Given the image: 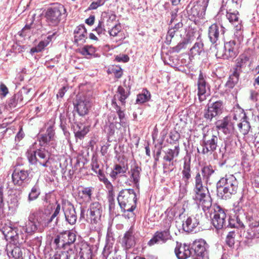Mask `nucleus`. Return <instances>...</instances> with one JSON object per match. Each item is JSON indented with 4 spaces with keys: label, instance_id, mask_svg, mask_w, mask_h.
Returning <instances> with one entry per match:
<instances>
[{
    "label": "nucleus",
    "instance_id": "obj_1",
    "mask_svg": "<svg viewBox=\"0 0 259 259\" xmlns=\"http://www.w3.org/2000/svg\"><path fill=\"white\" fill-rule=\"evenodd\" d=\"M214 170L210 165H205L201 169V172H197L194 178V188L192 198L195 203L205 211L210 209L212 199L207 188L203 185V180L207 183Z\"/></svg>",
    "mask_w": 259,
    "mask_h": 259
},
{
    "label": "nucleus",
    "instance_id": "obj_2",
    "mask_svg": "<svg viewBox=\"0 0 259 259\" xmlns=\"http://www.w3.org/2000/svg\"><path fill=\"white\" fill-rule=\"evenodd\" d=\"M47 214L36 211H31L28 221L24 226L22 227V231L29 235L36 232H41L45 228L48 227V223L45 221Z\"/></svg>",
    "mask_w": 259,
    "mask_h": 259
},
{
    "label": "nucleus",
    "instance_id": "obj_3",
    "mask_svg": "<svg viewBox=\"0 0 259 259\" xmlns=\"http://www.w3.org/2000/svg\"><path fill=\"white\" fill-rule=\"evenodd\" d=\"M237 188L238 182L236 178L233 175H226L217 184V195L222 199H227L236 193Z\"/></svg>",
    "mask_w": 259,
    "mask_h": 259
},
{
    "label": "nucleus",
    "instance_id": "obj_4",
    "mask_svg": "<svg viewBox=\"0 0 259 259\" xmlns=\"http://www.w3.org/2000/svg\"><path fill=\"white\" fill-rule=\"evenodd\" d=\"M137 196L133 189L121 190L117 197L118 204L121 210L125 212H132L136 207Z\"/></svg>",
    "mask_w": 259,
    "mask_h": 259
},
{
    "label": "nucleus",
    "instance_id": "obj_5",
    "mask_svg": "<svg viewBox=\"0 0 259 259\" xmlns=\"http://www.w3.org/2000/svg\"><path fill=\"white\" fill-rule=\"evenodd\" d=\"M67 16L64 6L58 3L53 4L45 14L46 21L50 26H56Z\"/></svg>",
    "mask_w": 259,
    "mask_h": 259
},
{
    "label": "nucleus",
    "instance_id": "obj_6",
    "mask_svg": "<svg viewBox=\"0 0 259 259\" xmlns=\"http://www.w3.org/2000/svg\"><path fill=\"white\" fill-rule=\"evenodd\" d=\"M219 141V137L215 135L214 132L211 130H203V137L201 140V145L202 147V153L207 154H211L216 150L218 147Z\"/></svg>",
    "mask_w": 259,
    "mask_h": 259
},
{
    "label": "nucleus",
    "instance_id": "obj_7",
    "mask_svg": "<svg viewBox=\"0 0 259 259\" xmlns=\"http://www.w3.org/2000/svg\"><path fill=\"white\" fill-rule=\"evenodd\" d=\"M210 211V218L211 219V223L213 226L218 230L223 228L224 226H226V214L224 210L219 205H214L212 207L211 206L210 209L203 211Z\"/></svg>",
    "mask_w": 259,
    "mask_h": 259
},
{
    "label": "nucleus",
    "instance_id": "obj_8",
    "mask_svg": "<svg viewBox=\"0 0 259 259\" xmlns=\"http://www.w3.org/2000/svg\"><path fill=\"white\" fill-rule=\"evenodd\" d=\"M27 157L29 162L32 164L38 163L44 167L49 166V154L48 151L44 149H37L35 151L29 150L27 153Z\"/></svg>",
    "mask_w": 259,
    "mask_h": 259
},
{
    "label": "nucleus",
    "instance_id": "obj_9",
    "mask_svg": "<svg viewBox=\"0 0 259 259\" xmlns=\"http://www.w3.org/2000/svg\"><path fill=\"white\" fill-rule=\"evenodd\" d=\"M92 100L91 93L78 97L75 108L79 115L84 116L88 113L92 106Z\"/></svg>",
    "mask_w": 259,
    "mask_h": 259
},
{
    "label": "nucleus",
    "instance_id": "obj_10",
    "mask_svg": "<svg viewBox=\"0 0 259 259\" xmlns=\"http://www.w3.org/2000/svg\"><path fill=\"white\" fill-rule=\"evenodd\" d=\"M208 245L206 241L200 239L195 240L191 246V249L193 250V253L192 252V256L194 259H205L207 256Z\"/></svg>",
    "mask_w": 259,
    "mask_h": 259
},
{
    "label": "nucleus",
    "instance_id": "obj_11",
    "mask_svg": "<svg viewBox=\"0 0 259 259\" xmlns=\"http://www.w3.org/2000/svg\"><path fill=\"white\" fill-rule=\"evenodd\" d=\"M102 212L101 204L98 202H94L90 204L87 215L92 224L97 225L101 222Z\"/></svg>",
    "mask_w": 259,
    "mask_h": 259
},
{
    "label": "nucleus",
    "instance_id": "obj_12",
    "mask_svg": "<svg viewBox=\"0 0 259 259\" xmlns=\"http://www.w3.org/2000/svg\"><path fill=\"white\" fill-rule=\"evenodd\" d=\"M182 183L180 188L181 192L185 194L187 192L188 186L191 179V161L185 160L182 170Z\"/></svg>",
    "mask_w": 259,
    "mask_h": 259
},
{
    "label": "nucleus",
    "instance_id": "obj_13",
    "mask_svg": "<svg viewBox=\"0 0 259 259\" xmlns=\"http://www.w3.org/2000/svg\"><path fill=\"white\" fill-rule=\"evenodd\" d=\"M29 172L27 170L16 168L12 175L13 183L15 185L23 186L28 183Z\"/></svg>",
    "mask_w": 259,
    "mask_h": 259
},
{
    "label": "nucleus",
    "instance_id": "obj_14",
    "mask_svg": "<svg viewBox=\"0 0 259 259\" xmlns=\"http://www.w3.org/2000/svg\"><path fill=\"white\" fill-rule=\"evenodd\" d=\"M229 5L227 6L226 18L229 22L234 26L236 32L235 34L236 36L241 35L242 21L239 18V12L237 11H233L231 9L229 8Z\"/></svg>",
    "mask_w": 259,
    "mask_h": 259
},
{
    "label": "nucleus",
    "instance_id": "obj_15",
    "mask_svg": "<svg viewBox=\"0 0 259 259\" xmlns=\"http://www.w3.org/2000/svg\"><path fill=\"white\" fill-rule=\"evenodd\" d=\"M197 96L200 102L205 100L208 96L207 91L209 90V85L206 81V77L202 72L199 73L197 81Z\"/></svg>",
    "mask_w": 259,
    "mask_h": 259
},
{
    "label": "nucleus",
    "instance_id": "obj_16",
    "mask_svg": "<svg viewBox=\"0 0 259 259\" xmlns=\"http://www.w3.org/2000/svg\"><path fill=\"white\" fill-rule=\"evenodd\" d=\"M62 209L66 221L70 225H74L76 222L77 215L73 205L69 202L63 201Z\"/></svg>",
    "mask_w": 259,
    "mask_h": 259
},
{
    "label": "nucleus",
    "instance_id": "obj_17",
    "mask_svg": "<svg viewBox=\"0 0 259 259\" xmlns=\"http://www.w3.org/2000/svg\"><path fill=\"white\" fill-rule=\"evenodd\" d=\"M223 102L221 101H216L210 104H208L207 109L204 113V116L207 120L211 119L222 113Z\"/></svg>",
    "mask_w": 259,
    "mask_h": 259
},
{
    "label": "nucleus",
    "instance_id": "obj_18",
    "mask_svg": "<svg viewBox=\"0 0 259 259\" xmlns=\"http://www.w3.org/2000/svg\"><path fill=\"white\" fill-rule=\"evenodd\" d=\"M202 218V214H196L195 216L187 218L183 224V230L187 232H196V227L200 224Z\"/></svg>",
    "mask_w": 259,
    "mask_h": 259
},
{
    "label": "nucleus",
    "instance_id": "obj_19",
    "mask_svg": "<svg viewBox=\"0 0 259 259\" xmlns=\"http://www.w3.org/2000/svg\"><path fill=\"white\" fill-rule=\"evenodd\" d=\"M215 125L218 130L226 135L232 133L234 129V123L231 121L230 117L228 116L218 120L215 122Z\"/></svg>",
    "mask_w": 259,
    "mask_h": 259
},
{
    "label": "nucleus",
    "instance_id": "obj_20",
    "mask_svg": "<svg viewBox=\"0 0 259 259\" xmlns=\"http://www.w3.org/2000/svg\"><path fill=\"white\" fill-rule=\"evenodd\" d=\"M237 55V50L236 42L234 40L227 42L224 45V53L221 56L218 53L216 54L218 58L222 57L224 59H229L235 58Z\"/></svg>",
    "mask_w": 259,
    "mask_h": 259
},
{
    "label": "nucleus",
    "instance_id": "obj_21",
    "mask_svg": "<svg viewBox=\"0 0 259 259\" xmlns=\"http://www.w3.org/2000/svg\"><path fill=\"white\" fill-rule=\"evenodd\" d=\"M171 236L170 231H157L154 234L153 237L148 241L147 244L153 246L155 244L165 243L167 240L171 239Z\"/></svg>",
    "mask_w": 259,
    "mask_h": 259
},
{
    "label": "nucleus",
    "instance_id": "obj_22",
    "mask_svg": "<svg viewBox=\"0 0 259 259\" xmlns=\"http://www.w3.org/2000/svg\"><path fill=\"white\" fill-rule=\"evenodd\" d=\"M208 4L203 0H197L196 4L191 9L190 12L191 15L195 18H203Z\"/></svg>",
    "mask_w": 259,
    "mask_h": 259
},
{
    "label": "nucleus",
    "instance_id": "obj_23",
    "mask_svg": "<svg viewBox=\"0 0 259 259\" xmlns=\"http://www.w3.org/2000/svg\"><path fill=\"white\" fill-rule=\"evenodd\" d=\"M225 32V28L222 25L217 24H212L208 29L209 40L213 44H217L220 34H224Z\"/></svg>",
    "mask_w": 259,
    "mask_h": 259
},
{
    "label": "nucleus",
    "instance_id": "obj_24",
    "mask_svg": "<svg viewBox=\"0 0 259 259\" xmlns=\"http://www.w3.org/2000/svg\"><path fill=\"white\" fill-rule=\"evenodd\" d=\"M175 252L178 259H186L192 254L189 246L185 244H182L178 242H177Z\"/></svg>",
    "mask_w": 259,
    "mask_h": 259
},
{
    "label": "nucleus",
    "instance_id": "obj_25",
    "mask_svg": "<svg viewBox=\"0 0 259 259\" xmlns=\"http://www.w3.org/2000/svg\"><path fill=\"white\" fill-rule=\"evenodd\" d=\"M141 171V167L135 163L131 166L130 170L128 171L130 181L132 182L137 188L139 187Z\"/></svg>",
    "mask_w": 259,
    "mask_h": 259
},
{
    "label": "nucleus",
    "instance_id": "obj_26",
    "mask_svg": "<svg viewBox=\"0 0 259 259\" xmlns=\"http://www.w3.org/2000/svg\"><path fill=\"white\" fill-rule=\"evenodd\" d=\"M136 244L135 237L134 232L131 228L126 231L121 239V244L126 249L131 248Z\"/></svg>",
    "mask_w": 259,
    "mask_h": 259
},
{
    "label": "nucleus",
    "instance_id": "obj_27",
    "mask_svg": "<svg viewBox=\"0 0 259 259\" xmlns=\"http://www.w3.org/2000/svg\"><path fill=\"white\" fill-rule=\"evenodd\" d=\"M74 41L77 44H82L87 38V31L84 25H79L74 31Z\"/></svg>",
    "mask_w": 259,
    "mask_h": 259
},
{
    "label": "nucleus",
    "instance_id": "obj_28",
    "mask_svg": "<svg viewBox=\"0 0 259 259\" xmlns=\"http://www.w3.org/2000/svg\"><path fill=\"white\" fill-rule=\"evenodd\" d=\"M76 251L74 249L70 248L65 251H57L52 259H76Z\"/></svg>",
    "mask_w": 259,
    "mask_h": 259
},
{
    "label": "nucleus",
    "instance_id": "obj_29",
    "mask_svg": "<svg viewBox=\"0 0 259 259\" xmlns=\"http://www.w3.org/2000/svg\"><path fill=\"white\" fill-rule=\"evenodd\" d=\"M92 187L83 188L78 192L77 199L80 203H87L91 201L92 195Z\"/></svg>",
    "mask_w": 259,
    "mask_h": 259
},
{
    "label": "nucleus",
    "instance_id": "obj_30",
    "mask_svg": "<svg viewBox=\"0 0 259 259\" xmlns=\"http://www.w3.org/2000/svg\"><path fill=\"white\" fill-rule=\"evenodd\" d=\"M250 56L247 53H244L239 56L236 60V66L234 72H237L239 75L242 69L244 68L249 63Z\"/></svg>",
    "mask_w": 259,
    "mask_h": 259
},
{
    "label": "nucleus",
    "instance_id": "obj_31",
    "mask_svg": "<svg viewBox=\"0 0 259 259\" xmlns=\"http://www.w3.org/2000/svg\"><path fill=\"white\" fill-rule=\"evenodd\" d=\"M23 251H25L24 249L15 246L12 248L7 249V254L9 257H12L15 259H23Z\"/></svg>",
    "mask_w": 259,
    "mask_h": 259
},
{
    "label": "nucleus",
    "instance_id": "obj_32",
    "mask_svg": "<svg viewBox=\"0 0 259 259\" xmlns=\"http://www.w3.org/2000/svg\"><path fill=\"white\" fill-rule=\"evenodd\" d=\"M239 75L237 72H233L232 74L230 76L228 80L225 84L226 92H230L231 90L235 87L238 81Z\"/></svg>",
    "mask_w": 259,
    "mask_h": 259
},
{
    "label": "nucleus",
    "instance_id": "obj_33",
    "mask_svg": "<svg viewBox=\"0 0 259 259\" xmlns=\"http://www.w3.org/2000/svg\"><path fill=\"white\" fill-rule=\"evenodd\" d=\"M128 169L127 165H121L119 164L114 165L113 169L111 172L110 176L113 179H115L118 175H122L124 174Z\"/></svg>",
    "mask_w": 259,
    "mask_h": 259
},
{
    "label": "nucleus",
    "instance_id": "obj_34",
    "mask_svg": "<svg viewBox=\"0 0 259 259\" xmlns=\"http://www.w3.org/2000/svg\"><path fill=\"white\" fill-rule=\"evenodd\" d=\"M165 213L166 214V217L161 222V226L163 229L162 230L169 231L171 223L174 220V215L172 212H170L167 210Z\"/></svg>",
    "mask_w": 259,
    "mask_h": 259
},
{
    "label": "nucleus",
    "instance_id": "obj_35",
    "mask_svg": "<svg viewBox=\"0 0 259 259\" xmlns=\"http://www.w3.org/2000/svg\"><path fill=\"white\" fill-rule=\"evenodd\" d=\"M183 25L182 22H178L175 24L174 27L169 29L166 36L165 42L167 44H169L171 42L172 38L179 31V29L182 28Z\"/></svg>",
    "mask_w": 259,
    "mask_h": 259
},
{
    "label": "nucleus",
    "instance_id": "obj_36",
    "mask_svg": "<svg viewBox=\"0 0 259 259\" xmlns=\"http://www.w3.org/2000/svg\"><path fill=\"white\" fill-rule=\"evenodd\" d=\"M179 147L178 146H175L174 149H168L165 153V155L163 157V160L166 162H170L173 161L174 157H177L179 154Z\"/></svg>",
    "mask_w": 259,
    "mask_h": 259
},
{
    "label": "nucleus",
    "instance_id": "obj_37",
    "mask_svg": "<svg viewBox=\"0 0 259 259\" xmlns=\"http://www.w3.org/2000/svg\"><path fill=\"white\" fill-rule=\"evenodd\" d=\"M62 237L63 238V243L62 246L66 244L70 245L73 243L76 240V234L70 231L65 232L62 234Z\"/></svg>",
    "mask_w": 259,
    "mask_h": 259
},
{
    "label": "nucleus",
    "instance_id": "obj_38",
    "mask_svg": "<svg viewBox=\"0 0 259 259\" xmlns=\"http://www.w3.org/2000/svg\"><path fill=\"white\" fill-rule=\"evenodd\" d=\"M47 133L39 136V142L41 146L47 145L53 138L54 133L52 130H47Z\"/></svg>",
    "mask_w": 259,
    "mask_h": 259
},
{
    "label": "nucleus",
    "instance_id": "obj_39",
    "mask_svg": "<svg viewBox=\"0 0 259 259\" xmlns=\"http://www.w3.org/2000/svg\"><path fill=\"white\" fill-rule=\"evenodd\" d=\"M204 51L203 44L201 41L196 42L193 47L190 49V54L192 57L199 55Z\"/></svg>",
    "mask_w": 259,
    "mask_h": 259
},
{
    "label": "nucleus",
    "instance_id": "obj_40",
    "mask_svg": "<svg viewBox=\"0 0 259 259\" xmlns=\"http://www.w3.org/2000/svg\"><path fill=\"white\" fill-rule=\"evenodd\" d=\"M150 98V92L146 89H144L141 94L137 95L136 102L138 104H142L149 101Z\"/></svg>",
    "mask_w": 259,
    "mask_h": 259
},
{
    "label": "nucleus",
    "instance_id": "obj_41",
    "mask_svg": "<svg viewBox=\"0 0 259 259\" xmlns=\"http://www.w3.org/2000/svg\"><path fill=\"white\" fill-rule=\"evenodd\" d=\"M40 194V190L38 185L35 184L31 189L28 195V200L29 201H33L36 199Z\"/></svg>",
    "mask_w": 259,
    "mask_h": 259
},
{
    "label": "nucleus",
    "instance_id": "obj_42",
    "mask_svg": "<svg viewBox=\"0 0 259 259\" xmlns=\"http://www.w3.org/2000/svg\"><path fill=\"white\" fill-rule=\"evenodd\" d=\"M56 204H57L56 207H55V210H54L53 213L52 214V215L51 217H48L47 215V217L46 218L45 221L47 222V223H48V226L51 222H52L53 221V220L55 219H56L55 223H57L58 222V218L56 217L60 213V211L61 210V205L60 204H59L58 203H57Z\"/></svg>",
    "mask_w": 259,
    "mask_h": 259
},
{
    "label": "nucleus",
    "instance_id": "obj_43",
    "mask_svg": "<svg viewBox=\"0 0 259 259\" xmlns=\"http://www.w3.org/2000/svg\"><path fill=\"white\" fill-rule=\"evenodd\" d=\"M49 40L48 39L40 41L37 46L35 47H33L31 49L30 53L31 55H33L35 53L40 52L44 49L46 47L49 45Z\"/></svg>",
    "mask_w": 259,
    "mask_h": 259
},
{
    "label": "nucleus",
    "instance_id": "obj_44",
    "mask_svg": "<svg viewBox=\"0 0 259 259\" xmlns=\"http://www.w3.org/2000/svg\"><path fill=\"white\" fill-rule=\"evenodd\" d=\"M237 125L240 132L244 135L248 134L250 128L249 122L245 120L239 123Z\"/></svg>",
    "mask_w": 259,
    "mask_h": 259
},
{
    "label": "nucleus",
    "instance_id": "obj_45",
    "mask_svg": "<svg viewBox=\"0 0 259 259\" xmlns=\"http://www.w3.org/2000/svg\"><path fill=\"white\" fill-rule=\"evenodd\" d=\"M128 95V94L125 92V89L123 87L121 86L118 87L117 93L116 96L122 104L125 103V100L127 98Z\"/></svg>",
    "mask_w": 259,
    "mask_h": 259
},
{
    "label": "nucleus",
    "instance_id": "obj_46",
    "mask_svg": "<svg viewBox=\"0 0 259 259\" xmlns=\"http://www.w3.org/2000/svg\"><path fill=\"white\" fill-rule=\"evenodd\" d=\"M79 255L80 259H92V252L91 248L86 247L81 249L79 252Z\"/></svg>",
    "mask_w": 259,
    "mask_h": 259
},
{
    "label": "nucleus",
    "instance_id": "obj_47",
    "mask_svg": "<svg viewBox=\"0 0 259 259\" xmlns=\"http://www.w3.org/2000/svg\"><path fill=\"white\" fill-rule=\"evenodd\" d=\"M95 52L96 49L92 46H85L80 50V53L84 56H92L94 54Z\"/></svg>",
    "mask_w": 259,
    "mask_h": 259
},
{
    "label": "nucleus",
    "instance_id": "obj_48",
    "mask_svg": "<svg viewBox=\"0 0 259 259\" xmlns=\"http://www.w3.org/2000/svg\"><path fill=\"white\" fill-rule=\"evenodd\" d=\"M107 0H96L93 2L88 8L89 10H96L98 7L104 5Z\"/></svg>",
    "mask_w": 259,
    "mask_h": 259
},
{
    "label": "nucleus",
    "instance_id": "obj_49",
    "mask_svg": "<svg viewBox=\"0 0 259 259\" xmlns=\"http://www.w3.org/2000/svg\"><path fill=\"white\" fill-rule=\"evenodd\" d=\"M79 129L78 131L75 133V136L76 138L81 139L89 132V129L85 126H83L82 128L79 127Z\"/></svg>",
    "mask_w": 259,
    "mask_h": 259
},
{
    "label": "nucleus",
    "instance_id": "obj_50",
    "mask_svg": "<svg viewBox=\"0 0 259 259\" xmlns=\"http://www.w3.org/2000/svg\"><path fill=\"white\" fill-rule=\"evenodd\" d=\"M109 202V212L111 214L114 215L116 214L117 211H116V209L117 207H116L115 200L113 198H110L108 199Z\"/></svg>",
    "mask_w": 259,
    "mask_h": 259
},
{
    "label": "nucleus",
    "instance_id": "obj_51",
    "mask_svg": "<svg viewBox=\"0 0 259 259\" xmlns=\"http://www.w3.org/2000/svg\"><path fill=\"white\" fill-rule=\"evenodd\" d=\"M189 42V40L188 39H185L183 40L182 41L172 48L173 51L176 52H180L182 49L185 48Z\"/></svg>",
    "mask_w": 259,
    "mask_h": 259
},
{
    "label": "nucleus",
    "instance_id": "obj_52",
    "mask_svg": "<svg viewBox=\"0 0 259 259\" xmlns=\"http://www.w3.org/2000/svg\"><path fill=\"white\" fill-rule=\"evenodd\" d=\"M174 161H170V162L164 161V162L163 163V169L164 173L171 172L174 169Z\"/></svg>",
    "mask_w": 259,
    "mask_h": 259
},
{
    "label": "nucleus",
    "instance_id": "obj_53",
    "mask_svg": "<svg viewBox=\"0 0 259 259\" xmlns=\"http://www.w3.org/2000/svg\"><path fill=\"white\" fill-rule=\"evenodd\" d=\"M98 177L101 181H102L105 185L107 188H111V186L112 185L110 182L105 177L103 171H100Z\"/></svg>",
    "mask_w": 259,
    "mask_h": 259
},
{
    "label": "nucleus",
    "instance_id": "obj_54",
    "mask_svg": "<svg viewBox=\"0 0 259 259\" xmlns=\"http://www.w3.org/2000/svg\"><path fill=\"white\" fill-rule=\"evenodd\" d=\"M233 210L235 213V215L239 214L242 217H244L245 214L243 212V210L242 209V206L240 205L239 202H238L237 204L235 203L234 204Z\"/></svg>",
    "mask_w": 259,
    "mask_h": 259
},
{
    "label": "nucleus",
    "instance_id": "obj_55",
    "mask_svg": "<svg viewBox=\"0 0 259 259\" xmlns=\"http://www.w3.org/2000/svg\"><path fill=\"white\" fill-rule=\"evenodd\" d=\"M121 25L120 24L115 25L109 31V34L111 36H115L121 30Z\"/></svg>",
    "mask_w": 259,
    "mask_h": 259
},
{
    "label": "nucleus",
    "instance_id": "obj_56",
    "mask_svg": "<svg viewBox=\"0 0 259 259\" xmlns=\"http://www.w3.org/2000/svg\"><path fill=\"white\" fill-rule=\"evenodd\" d=\"M95 30L98 33V34L99 35L104 34L105 33L106 30L104 28L103 23L102 22H99L98 26L96 28Z\"/></svg>",
    "mask_w": 259,
    "mask_h": 259
},
{
    "label": "nucleus",
    "instance_id": "obj_57",
    "mask_svg": "<svg viewBox=\"0 0 259 259\" xmlns=\"http://www.w3.org/2000/svg\"><path fill=\"white\" fill-rule=\"evenodd\" d=\"M92 169L98 175L99 174L100 171H102L100 168V165L96 159L92 160Z\"/></svg>",
    "mask_w": 259,
    "mask_h": 259
},
{
    "label": "nucleus",
    "instance_id": "obj_58",
    "mask_svg": "<svg viewBox=\"0 0 259 259\" xmlns=\"http://www.w3.org/2000/svg\"><path fill=\"white\" fill-rule=\"evenodd\" d=\"M112 248V245L107 243L103 249V251L102 252V254L103 255V257L105 258L106 259L108 256L109 254L111 253V249Z\"/></svg>",
    "mask_w": 259,
    "mask_h": 259
},
{
    "label": "nucleus",
    "instance_id": "obj_59",
    "mask_svg": "<svg viewBox=\"0 0 259 259\" xmlns=\"http://www.w3.org/2000/svg\"><path fill=\"white\" fill-rule=\"evenodd\" d=\"M112 73L114 74L115 77L119 78L122 75V70L119 67H116L112 69Z\"/></svg>",
    "mask_w": 259,
    "mask_h": 259
},
{
    "label": "nucleus",
    "instance_id": "obj_60",
    "mask_svg": "<svg viewBox=\"0 0 259 259\" xmlns=\"http://www.w3.org/2000/svg\"><path fill=\"white\" fill-rule=\"evenodd\" d=\"M115 60L119 62H127L129 61V57L127 55L120 54L116 56Z\"/></svg>",
    "mask_w": 259,
    "mask_h": 259
},
{
    "label": "nucleus",
    "instance_id": "obj_61",
    "mask_svg": "<svg viewBox=\"0 0 259 259\" xmlns=\"http://www.w3.org/2000/svg\"><path fill=\"white\" fill-rule=\"evenodd\" d=\"M239 225L236 223V217H235V215L231 218H230L228 220V225L227 226H229L231 228H239Z\"/></svg>",
    "mask_w": 259,
    "mask_h": 259
},
{
    "label": "nucleus",
    "instance_id": "obj_62",
    "mask_svg": "<svg viewBox=\"0 0 259 259\" xmlns=\"http://www.w3.org/2000/svg\"><path fill=\"white\" fill-rule=\"evenodd\" d=\"M8 89L4 83H2L0 85V95L3 96V97H6V96L8 94Z\"/></svg>",
    "mask_w": 259,
    "mask_h": 259
},
{
    "label": "nucleus",
    "instance_id": "obj_63",
    "mask_svg": "<svg viewBox=\"0 0 259 259\" xmlns=\"http://www.w3.org/2000/svg\"><path fill=\"white\" fill-rule=\"evenodd\" d=\"M170 138L174 141H177L180 139V134L176 131L170 133Z\"/></svg>",
    "mask_w": 259,
    "mask_h": 259
},
{
    "label": "nucleus",
    "instance_id": "obj_64",
    "mask_svg": "<svg viewBox=\"0 0 259 259\" xmlns=\"http://www.w3.org/2000/svg\"><path fill=\"white\" fill-rule=\"evenodd\" d=\"M235 217H236V223L238 225H239V224L240 225H240H239V228H244V224H243L241 219H242L243 218H244V217H242L241 215L238 214V215H235Z\"/></svg>",
    "mask_w": 259,
    "mask_h": 259
}]
</instances>
